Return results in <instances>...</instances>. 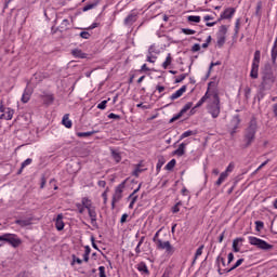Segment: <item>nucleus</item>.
<instances>
[{"instance_id":"f257e3e1","label":"nucleus","mask_w":277,"mask_h":277,"mask_svg":"<svg viewBox=\"0 0 277 277\" xmlns=\"http://www.w3.org/2000/svg\"><path fill=\"white\" fill-rule=\"evenodd\" d=\"M276 83V75H274V69L271 64H265L261 71V82L259 84L260 94H265L267 90L274 88Z\"/></svg>"},{"instance_id":"f03ea898","label":"nucleus","mask_w":277,"mask_h":277,"mask_svg":"<svg viewBox=\"0 0 277 277\" xmlns=\"http://www.w3.org/2000/svg\"><path fill=\"white\" fill-rule=\"evenodd\" d=\"M162 230L163 227L156 232V234L153 237V241L156 245L157 250H164L168 256H172V254L176 252V248L172 246L170 240H164L163 238H161Z\"/></svg>"},{"instance_id":"7ed1b4c3","label":"nucleus","mask_w":277,"mask_h":277,"mask_svg":"<svg viewBox=\"0 0 277 277\" xmlns=\"http://www.w3.org/2000/svg\"><path fill=\"white\" fill-rule=\"evenodd\" d=\"M207 111L212 116V118H220V114L222 113V106L220 104V93L217 90L212 89L211 97L208 101Z\"/></svg>"},{"instance_id":"20e7f679","label":"nucleus","mask_w":277,"mask_h":277,"mask_svg":"<svg viewBox=\"0 0 277 277\" xmlns=\"http://www.w3.org/2000/svg\"><path fill=\"white\" fill-rule=\"evenodd\" d=\"M256 131H259L256 118L252 117L248 128L245 131L243 148H250V146H252L254 140H256Z\"/></svg>"},{"instance_id":"39448f33","label":"nucleus","mask_w":277,"mask_h":277,"mask_svg":"<svg viewBox=\"0 0 277 277\" xmlns=\"http://www.w3.org/2000/svg\"><path fill=\"white\" fill-rule=\"evenodd\" d=\"M0 241H5L12 248H19L23 245V240L16 234H3L0 236Z\"/></svg>"},{"instance_id":"423d86ee","label":"nucleus","mask_w":277,"mask_h":277,"mask_svg":"<svg viewBox=\"0 0 277 277\" xmlns=\"http://www.w3.org/2000/svg\"><path fill=\"white\" fill-rule=\"evenodd\" d=\"M249 239V243L251 246H255V248H259V250H272L274 248V246L269 245L267 241L261 239V238H258V237H254V236H249L248 237Z\"/></svg>"},{"instance_id":"0eeeda50","label":"nucleus","mask_w":277,"mask_h":277,"mask_svg":"<svg viewBox=\"0 0 277 277\" xmlns=\"http://www.w3.org/2000/svg\"><path fill=\"white\" fill-rule=\"evenodd\" d=\"M212 85H215V82H209L208 83V90L205 93V95L198 101V103L195 105L194 108H192V114H194V109H198V107H202L207 101L211 98V92H213V89H211Z\"/></svg>"},{"instance_id":"6e6552de","label":"nucleus","mask_w":277,"mask_h":277,"mask_svg":"<svg viewBox=\"0 0 277 277\" xmlns=\"http://www.w3.org/2000/svg\"><path fill=\"white\" fill-rule=\"evenodd\" d=\"M192 107H194V103L193 102H188L184 105V107L180 110V113L177 115H174L171 119L170 122H176V120H179L180 118H183V116L185 114H187V111H189V109H192Z\"/></svg>"},{"instance_id":"1a4fd4ad","label":"nucleus","mask_w":277,"mask_h":277,"mask_svg":"<svg viewBox=\"0 0 277 277\" xmlns=\"http://www.w3.org/2000/svg\"><path fill=\"white\" fill-rule=\"evenodd\" d=\"M88 214L91 220L92 226H94V228H98V223L96 222V220H97L96 208L94 207V208L89 209Z\"/></svg>"},{"instance_id":"9d476101","label":"nucleus","mask_w":277,"mask_h":277,"mask_svg":"<svg viewBox=\"0 0 277 277\" xmlns=\"http://www.w3.org/2000/svg\"><path fill=\"white\" fill-rule=\"evenodd\" d=\"M127 184L126 181H123L122 183H120L116 189H115V194L113 195V198H116L117 200H122V192H124V185Z\"/></svg>"},{"instance_id":"9b49d317","label":"nucleus","mask_w":277,"mask_h":277,"mask_svg":"<svg viewBox=\"0 0 277 277\" xmlns=\"http://www.w3.org/2000/svg\"><path fill=\"white\" fill-rule=\"evenodd\" d=\"M235 8H227L224 10L223 13H221V18H224L225 21H228L235 16Z\"/></svg>"},{"instance_id":"f8f14e48","label":"nucleus","mask_w":277,"mask_h":277,"mask_svg":"<svg viewBox=\"0 0 277 277\" xmlns=\"http://www.w3.org/2000/svg\"><path fill=\"white\" fill-rule=\"evenodd\" d=\"M185 92H187V85H182L181 89H179L177 91H175V92L170 96V100H171V101H176V98H181V96H183V94H185Z\"/></svg>"},{"instance_id":"ddd939ff","label":"nucleus","mask_w":277,"mask_h":277,"mask_svg":"<svg viewBox=\"0 0 277 277\" xmlns=\"http://www.w3.org/2000/svg\"><path fill=\"white\" fill-rule=\"evenodd\" d=\"M185 148H187V143H181L179 147L173 150L172 155H175L176 157H183V155H185Z\"/></svg>"},{"instance_id":"4468645a","label":"nucleus","mask_w":277,"mask_h":277,"mask_svg":"<svg viewBox=\"0 0 277 277\" xmlns=\"http://www.w3.org/2000/svg\"><path fill=\"white\" fill-rule=\"evenodd\" d=\"M64 214H57V217L55 220V228L56 230H64Z\"/></svg>"},{"instance_id":"2eb2a0df","label":"nucleus","mask_w":277,"mask_h":277,"mask_svg":"<svg viewBox=\"0 0 277 277\" xmlns=\"http://www.w3.org/2000/svg\"><path fill=\"white\" fill-rule=\"evenodd\" d=\"M32 93H34V92L31 91V89L26 88V89L24 90L23 95H22V98H21L22 103H29V101L31 100V94H32Z\"/></svg>"},{"instance_id":"dca6fc26","label":"nucleus","mask_w":277,"mask_h":277,"mask_svg":"<svg viewBox=\"0 0 277 277\" xmlns=\"http://www.w3.org/2000/svg\"><path fill=\"white\" fill-rule=\"evenodd\" d=\"M137 21V14L136 13H130L126 18H124V25L131 26L133 23Z\"/></svg>"},{"instance_id":"f3484780","label":"nucleus","mask_w":277,"mask_h":277,"mask_svg":"<svg viewBox=\"0 0 277 277\" xmlns=\"http://www.w3.org/2000/svg\"><path fill=\"white\" fill-rule=\"evenodd\" d=\"M14 118V109L12 108H6V111L0 116L1 120H12Z\"/></svg>"},{"instance_id":"a211bd4d","label":"nucleus","mask_w":277,"mask_h":277,"mask_svg":"<svg viewBox=\"0 0 277 277\" xmlns=\"http://www.w3.org/2000/svg\"><path fill=\"white\" fill-rule=\"evenodd\" d=\"M271 60L273 62V64H276V60H277V37L275 38L272 51H271Z\"/></svg>"},{"instance_id":"6ab92c4d","label":"nucleus","mask_w":277,"mask_h":277,"mask_svg":"<svg viewBox=\"0 0 277 277\" xmlns=\"http://www.w3.org/2000/svg\"><path fill=\"white\" fill-rule=\"evenodd\" d=\"M136 269L141 272V274H145L146 276H150V271H148V266L144 262H140L137 264Z\"/></svg>"},{"instance_id":"aec40b11","label":"nucleus","mask_w":277,"mask_h":277,"mask_svg":"<svg viewBox=\"0 0 277 277\" xmlns=\"http://www.w3.org/2000/svg\"><path fill=\"white\" fill-rule=\"evenodd\" d=\"M71 55H74V57H77L78 60H85V57H88V54L79 49L72 50Z\"/></svg>"},{"instance_id":"412c9836","label":"nucleus","mask_w":277,"mask_h":277,"mask_svg":"<svg viewBox=\"0 0 277 277\" xmlns=\"http://www.w3.org/2000/svg\"><path fill=\"white\" fill-rule=\"evenodd\" d=\"M252 65L253 66L261 65V50H255V52L253 54Z\"/></svg>"},{"instance_id":"4be33fe9","label":"nucleus","mask_w":277,"mask_h":277,"mask_svg":"<svg viewBox=\"0 0 277 277\" xmlns=\"http://www.w3.org/2000/svg\"><path fill=\"white\" fill-rule=\"evenodd\" d=\"M205 250V245H201L197 250H196V253H195V256L193 259V262H192V265H196V261H198V258L199 256H202V251Z\"/></svg>"},{"instance_id":"5701e85b","label":"nucleus","mask_w":277,"mask_h":277,"mask_svg":"<svg viewBox=\"0 0 277 277\" xmlns=\"http://www.w3.org/2000/svg\"><path fill=\"white\" fill-rule=\"evenodd\" d=\"M220 263L223 265V267H226V260H224V258L219 255L216 258V266H217V272H219L220 276H222V274H224V273H222V267H220Z\"/></svg>"},{"instance_id":"b1692460","label":"nucleus","mask_w":277,"mask_h":277,"mask_svg":"<svg viewBox=\"0 0 277 277\" xmlns=\"http://www.w3.org/2000/svg\"><path fill=\"white\" fill-rule=\"evenodd\" d=\"M34 163V159L27 158L25 161L22 162L19 170L17 171V174H23V170L27 168V166H31Z\"/></svg>"},{"instance_id":"393cba45","label":"nucleus","mask_w":277,"mask_h":277,"mask_svg":"<svg viewBox=\"0 0 277 277\" xmlns=\"http://www.w3.org/2000/svg\"><path fill=\"white\" fill-rule=\"evenodd\" d=\"M81 205L88 210L90 211V209H94V207L92 206V200H90V198L88 197H83L81 199Z\"/></svg>"},{"instance_id":"a878e982","label":"nucleus","mask_w":277,"mask_h":277,"mask_svg":"<svg viewBox=\"0 0 277 277\" xmlns=\"http://www.w3.org/2000/svg\"><path fill=\"white\" fill-rule=\"evenodd\" d=\"M15 224L22 227L31 226V219H19L15 221Z\"/></svg>"},{"instance_id":"bb28decb","label":"nucleus","mask_w":277,"mask_h":277,"mask_svg":"<svg viewBox=\"0 0 277 277\" xmlns=\"http://www.w3.org/2000/svg\"><path fill=\"white\" fill-rule=\"evenodd\" d=\"M62 124H64L66 127V129H72V121L68 117V114L63 116Z\"/></svg>"},{"instance_id":"cd10ccee","label":"nucleus","mask_w":277,"mask_h":277,"mask_svg":"<svg viewBox=\"0 0 277 277\" xmlns=\"http://www.w3.org/2000/svg\"><path fill=\"white\" fill-rule=\"evenodd\" d=\"M259 66L260 65H251V71H250L251 79H259Z\"/></svg>"},{"instance_id":"c85d7f7f","label":"nucleus","mask_w":277,"mask_h":277,"mask_svg":"<svg viewBox=\"0 0 277 277\" xmlns=\"http://www.w3.org/2000/svg\"><path fill=\"white\" fill-rule=\"evenodd\" d=\"M196 131L193 130H187L184 133L181 134L179 141L176 142V144H179V142H182V140H185V137H192V135H196Z\"/></svg>"},{"instance_id":"c756f323","label":"nucleus","mask_w":277,"mask_h":277,"mask_svg":"<svg viewBox=\"0 0 277 277\" xmlns=\"http://www.w3.org/2000/svg\"><path fill=\"white\" fill-rule=\"evenodd\" d=\"M243 259H239L236 263H235V265H233L230 268H225V269H223V272L225 273V274H229V272H233L234 269H237V267H239L240 265H241V263H243Z\"/></svg>"},{"instance_id":"7c9ffc66","label":"nucleus","mask_w":277,"mask_h":277,"mask_svg":"<svg viewBox=\"0 0 277 277\" xmlns=\"http://www.w3.org/2000/svg\"><path fill=\"white\" fill-rule=\"evenodd\" d=\"M226 179H228V174L226 172H222L217 179V181L215 182L216 187H220V185H222V183H224V181H226Z\"/></svg>"},{"instance_id":"2f4dec72","label":"nucleus","mask_w":277,"mask_h":277,"mask_svg":"<svg viewBox=\"0 0 277 277\" xmlns=\"http://www.w3.org/2000/svg\"><path fill=\"white\" fill-rule=\"evenodd\" d=\"M216 44L219 47V49H222V47H224V44H226V37L221 36V35H216Z\"/></svg>"},{"instance_id":"473e14b6","label":"nucleus","mask_w":277,"mask_h":277,"mask_svg":"<svg viewBox=\"0 0 277 277\" xmlns=\"http://www.w3.org/2000/svg\"><path fill=\"white\" fill-rule=\"evenodd\" d=\"M111 157L116 163H120V161H122V156L117 150L111 149Z\"/></svg>"},{"instance_id":"72a5a7b5","label":"nucleus","mask_w":277,"mask_h":277,"mask_svg":"<svg viewBox=\"0 0 277 277\" xmlns=\"http://www.w3.org/2000/svg\"><path fill=\"white\" fill-rule=\"evenodd\" d=\"M240 241H243V238H236L233 240V250L234 252H239L240 249H239V242Z\"/></svg>"},{"instance_id":"f704fd0d","label":"nucleus","mask_w":277,"mask_h":277,"mask_svg":"<svg viewBox=\"0 0 277 277\" xmlns=\"http://www.w3.org/2000/svg\"><path fill=\"white\" fill-rule=\"evenodd\" d=\"M94 133H96V131L77 132L76 135H77V137H90V136L94 135Z\"/></svg>"},{"instance_id":"c9c22d12","label":"nucleus","mask_w":277,"mask_h":277,"mask_svg":"<svg viewBox=\"0 0 277 277\" xmlns=\"http://www.w3.org/2000/svg\"><path fill=\"white\" fill-rule=\"evenodd\" d=\"M170 64H172V54L169 53L166 57V61L162 63V68L166 70Z\"/></svg>"},{"instance_id":"e433bc0d","label":"nucleus","mask_w":277,"mask_h":277,"mask_svg":"<svg viewBox=\"0 0 277 277\" xmlns=\"http://www.w3.org/2000/svg\"><path fill=\"white\" fill-rule=\"evenodd\" d=\"M226 34H228V27L226 25H222L219 29V32L216 36H223L226 37Z\"/></svg>"},{"instance_id":"4c0bfd02","label":"nucleus","mask_w":277,"mask_h":277,"mask_svg":"<svg viewBox=\"0 0 277 277\" xmlns=\"http://www.w3.org/2000/svg\"><path fill=\"white\" fill-rule=\"evenodd\" d=\"M174 166H176V159H172L171 161H169L166 164L164 170L172 171V170H174Z\"/></svg>"},{"instance_id":"58836bf2","label":"nucleus","mask_w":277,"mask_h":277,"mask_svg":"<svg viewBox=\"0 0 277 277\" xmlns=\"http://www.w3.org/2000/svg\"><path fill=\"white\" fill-rule=\"evenodd\" d=\"M96 5H98V2L89 3L83 6L82 11L88 12L90 10H94V8H96Z\"/></svg>"},{"instance_id":"ea45409f","label":"nucleus","mask_w":277,"mask_h":277,"mask_svg":"<svg viewBox=\"0 0 277 277\" xmlns=\"http://www.w3.org/2000/svg\"><path fill=\"white\" fill-rule=\"evenodd\" d=\"M200 16L198 15H189L187 17L188 23H200Z\"/></svg>"},{"instance_id":"a19ab883","label":"nucleus","mask_w":277,"mask_h":277,"mask_svg":"<svg viewBox=\"0 0 277 277\" xmlns=\"http://www.w3.org/2000/svg\"><path fill=\"white\" fill-rule=\"evenodd\" d=\"M264 226H265V223H263L262 221H256L255 222V230L258 233H261V230H263Z\"/></svg>"},{"instance_id":"79ce46f5","label":"nucleus","mask_w":277,"mask_h":277,"mask_svg":"<svg viewBox=\"0 0 277 277\" xmlns=\"http://www.w3.org/2000/svg\"><path fill=\"white\" fill-rule=\"evenodd\" d=\"M142 172H144V169H142L141 164H137L133 171V176H140V174H142Z\"/></svg>"},{"instance_id":"37998d69","label":"nucleus","mask_w":277,"mask_h":277,"mask_svg":"<svg viewBox=\"0 0 277 277\" xmlns=\"http://www.w3.org/2000/svg\"><path fill=\"white\" fill-rule=\"evenodd\" d=\"M241 25V19H236V23H235V28H234V31H235V36H239V27Z\"/></svg>"},{"instance_id":"c03bdc74","label":"nucleus","mask_w":277,"mask_h":277,"mask_svg":"<svg viewBox=\"0 0 277 277\" xmlns=\"http://www.w3.org/2000/svg\"><path fill=\"white\" fill-rule=\"evenodd\" d=\"M182 34H185V36H194V34H196V30L189 29V28H183Z\"/></svg>"},{"instance_id":"a18cd8bd","label":"nucleus","mask_w":277,"mask_h":277,"mask_svg":"<svg viewBox=\"0 0 277 277\" xmlns=\"http://www.w3.org/2000/svg\"><path fill=\"white\" fill-rule=\"evenodd\" d=\"M261 10H263V2L259 1L256 3V9H255V15L260 16L261 15Z\"/></svg>"},{"instance_id":"49530a36","label":"nucleus","mask_w":277,"mask_h":277,"mask_svg":"<svg viewBox=\"0 0 277 277\" xmlns=\"http://www.w3.org/2000/svg\"><path fill=\"white\" fill-rule=\"evenodd\" d=\"M68 27H70V21L68 19H63V22L61 23V29H68Z\"/></svg>"},{"instance_id":"de8ad7c7","label":"nucleus","mask_w":277,"mask_h":277,"mask_svg":"<svg viewBox=\"0 0 277 277\" xmlns=\"http://www.w3.org/2000/svg\"><path fill=\"white\" fill-rule=\"evenodd\" d=\"M185 79H187V74H182L176 77L175 83H182V81H185Z\"/></svg>"},{"instance_id":"09e8293b","label":"nucleus","mask_w":277,"mask_h":277,"mask_svg":"<svg viewBox=\"0 0 277 277\" xmlns=\"http://www.w3.org/2000/svg\"><path fill=\"white\" fill-rule=\"evenodd\" d=\"M181 205H183L181 201H179L177 203H175V205L172 207V209H171L172 213H179V211H181V208H179V207H181Z\"/></svg>"},{"instance_id":"8fccbe9b","label":"nucleus","mask_w":277,"mask_h":277,"mask_svg":"<svg viewBox=\"0 0 277 277\" xmlns=\"http://www.w3.org/2000/svg\"><path fill=\"white\" fill-rule=\"evenodd\" d=\"M222 62L217 61L215 63H211L208 70V77L211 75V70H213V66H221Z\"/></svg>"},{"instance_id":"3c124183","label":"nucleus","mask_w":277,"mask_h":277,"mask_svg":"<svg viewBox=\"0 0 277 277\" xmlns=\"http://www.w3.org/2000/svg\"><path fill=\"white\" fill-rule=\"evenodd\" d=\"M252 94V89L249 87L245 88V97L248 101L250 98V95Z\"/></svg>"},{"instance_id":"603ef678","label":"nucleus","mask_w":277,"mask_h":277,"mask_svg":"<svg viewBox=\"0 0 277 277\" xmlns=\"http://www.w3.org/2000/svg\"><path fill=\"white\" fill-rule=\"evenodd\" d=\"M76 209L81 214L85 213V208L81 203H76Z\"/></svg>"},{"instance_id":"864d4df0","label":"nucleus","mask_w":277,"mask_h":277,"mask_svg":"<svg viewBox=\"0 0 277 277\" xmlns=\"http://www.w3.org/2000/svg\"><path fill=\"white\" fill-rule=\"evenodd\" d=\"M53 101H55V98L53 97V95H48L44 100L45 105H51L53 103Z\"/></svg>"},{"instance_id":"5fc2aeb1","label":"nucleus","mask_w":277,"mask_h":277,"mask_svg":"<svg viewBox=\"0 0 277 277\" xmlns=\"http://www.w3.org/2000/svg\"><path fill=\"white\" fill-rule=\"evenodd\" d=\"M97 109H107V100L102 101V102L97 105Z\"/></svg>"},{"instance_id":"6e6d98bb","label":"nucleus","mask_w":277,"mask_h":277,"mask_svg":"<svg viewBox=\"0 0 277 277\" xmlns=\"http://www.w3.org/2000/svg\"><path fill=\"white\" fill-rule=\"evenodd\" d=\"M75 263H77L78 265H81V263H83V260L77 258L76 255H72L71 265H75Z\"/></svg>"},{"instance_id":"4d7b16f0","label":"nucleus","mask_w":277,"mask_h":277,"mask_svg":"<svg viewBox=\"0 0 277 277\" xmlns=\"http://www.w3.org/2000/svg\"><path fill=\"white\" fill-rule=\"evenodd\" d=\"M90 32L88 31H82L80 32V38H83V40H90Z\"/></svg>"},{"instance_id":"13d9d810","label":"nucleus","mask_w":277,"mask_h":277,"mask_svg":"<svg viewBox=\"0 0 277 277\" xmlns=\"http://www.w3.org/2000/svg\"><path fill=\"white\" fill-rule=\"evenodd\" d=\"M108 118H109L110 120H120V115H116V114H114V113H110V114L108 115Z\"/></svg>"},{"instance_id":"bf43d9fd","label":"nucleus","mask_w":277,"mask_h":277,"mask_svg":"<svg viewBox=\"0 0 277 277\" xmlns=\"http://www.w3.org/2000/svg\"><path fill=\"white\" fill-rule=\"evenodd\" d=\"M155 60H157V57L153 56V54H148L146 62H149V64H155Z\"/></svg>"},{"instance_id":"052dcab7","label":"nucleus","mask_w":277,"mask_h":277,"mask_svg":"<svg viewBox=\"0 0 277 277\" xmlns=\"http://www.w3.org/2000/svg\"><path fill=\"white\" fill-rule=\"evenodd\" d=\"M98 272H100V277H107V275L105 274V266H100Z\"/></svg>"},{"instance_id":"680f3d73","label":"nucleus","mask_w":277,"mask_h":277,"mask_svg":"<svg viewBox=\"0 0 277 277\" xmlns=\"http://www.w3.org/2000/svg\"><path fill=\"white\" fill-rule=\"evenodd\" d=\"M233 170H235V164H233V162H230L224 172H226V174H228V172H233Z\"/></svg>"},{"instance_id":"e2e57ef3","label":"nucleus","mask_w":277,"mask_h":277,"mask_svg":"<svg viewBox=\"0 0 277 277\" xmlns=\"http://www.w3.org/2000/svg\"><path fill=\"white\" fill-rule=\"evenodd\" d=\"M227 259V265H230V263L235 261V254L228 253Z\"/></svg>"},{"instance_id":"0e129e2a","label":"nucleus","mask_w":277,"mask_h":277,"mask_svg":"<svg viewBox=\"0 0 277 277\" xmlns=\"http://www.w3.org/2000/svg\"><path fill=\"white\" fill-rule=\"evenodd\" d=\"M163 161L162 160H158L157 164H156V170L159 172L161 170V168H163Z\"/></svg>"},{"instance_id":"69168bd1","label":"nucleus","mask_w":277,"mask_h":277,"mask_svg":"<svg viewBox=\"0 0 277 277\" xmlns=\"http://www.w3.org/2000/svg\"><path fill=\"white\" fill-rule=\"evenodd\" d=\"M193 53H197V51H200V44L199 43H195L192 48Z\"/></svg>"},{"instance_id":"338daca9","label":"nucleus","mask_w":277,"mask_h":277,"mask_svg":"<svg viewBox=\"0 0 277 277\" xmlns=\"http://www.w3.org/2000/svg\"><path fill=\"white\" fill-rule=\"evenodd\" d=\"M128 217H129V214H127V213L122 214V216L120 219L121 224H124L127 222Z\"/></svg>"},{"instance_id":"774afa93","label":"nucleus","mask_w":277,"mask_h":277,"mask_svg":"<svg viewBox=\"0 0 277 277\" xmlns=\"http://www.w3.org/2000/svg\"><path fill=\"white\" fill-rule=\"evenodd\" d=\"M273 114L277 118V103L273 105Z\"/></svg>"}]
</instances>
